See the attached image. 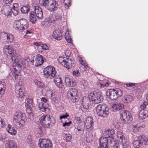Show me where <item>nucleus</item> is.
<instances>
[{
    "instance_id": "c03bdc74",
    "label": "nucleus",
    "mask_w": 148,
    "mask_h": 148,
    "mask_svg": "<svg viewBox=\"0 0 148 148\" xmlns=\"http://www.w3.org/2000/svg\"><path fill=\"white\" fill-rule=\"evenodd\" d=\"M25 106L26 108V112L28 114H31L32 113V110L31 106V105L28 104H25Z\"/></svg>"
},
{
    "instance_id": "39448f33",
    "label": "nucleus",
    "mask_w": 148,
    "mask_h": 148,
    "mask_svg": "<svg viewBox=\"0 0 148 148\" xmlns=\"http://www.w3.org/2000/svg\"><path fill=\"white\" fill-rule=\"evenodd\" d=\"M44 77L47 79H52L56 75V71L55 68L51 66H49L43 70Z\"/></svg>"
},
{
    "instance_id": "f03ea898",
    "label": "nucleus",
    "mask_w": 148,
    "mask_h": 148,
    "mask_svg": "<svg viewBox=\"0 0 148 148\" xmlns=\"http://www.w3.org/2000/svg\"><path fill=\"white\" fill-rule=\"evenodd\" d=\"M39 122L40 125L45 128L52 127L54 125L56 121L53 118H51L50 115H45L40 117Z\"/></svg>"
},
{
    "instance_id": "37998d69",
    "label": "nucleus",
    "mask_w": 148,
    "mask_h": 148,
    "mask_svg": "<svg viewBox=\"0 0 148 148\" xmlns=\"http://www.w3.org/2000/svg\"><path fill=\"white\" fill-rule=\"evenodd\" d=\"M65 37L66 40L68 43H72V40L68 32L66 33Z\"/></svg>"
},
{
    "instance_id": "4d7b16f0",
    "label": "nucleus",
    "mask_w": 148,
    "mask_h": 148,
    "mask_svg": "<svg viewBox=\"0 0 148 148\" xmlns=\"http://www.w3.org/2000/svg\"><path fill=\"white\" fill-rule=\"evenodd\" d=\"M71 0H64V3L65 5L67 7H69L70 5Z\"/></svg>"
},
{
    "instance_id": "bb28decb",
    "label": "nucleus",
    "mask_w": 148,
    "mask_h": 148,
    "mask_svg": "<svg viewBox=\"0 0 148 148\" xmlns=\"http://www.w3.org/2000/svg\"><path fill=\"white\" fill-rule=\"evenodd\" d=\"M93 124L92 119L91 117H88L85 123V126L87 129L91 128Z\"/></svg>"
},
{
    "instance_id": "1a4fd4ad",
    "label": "nucleus",
    "mask_w": 148,
    "mask_h": 148,
    "mask_svg": "<svg viewBox=\"0 0 148 148\" xmlns=\"http://www.w3.org/2000/svg\"><path fill=\"white\" fill-rule=\"evenodd\" d=\"M88 97L90 100L96 103L102 102L103 99V96L100 92L90 93Z\"/></svg>"
},
{
    "instance_id": "e2e57ef3",
    "label": "nucleus",
    "mask_w": 148,
    "mask_h": 148,
    "mask_svg": "<svg viewBox=\"0 0 148 148\" xmlns=\"http://www.w3.org/2000/svg\"><path fill=\"white\" fill-rule=\"evenodd\" d=\"M108 144H109V143H111V142L114 143V138L112 137H109L108 138Z\"/></svg>"
},
{
    "instance_id": "4be33fe9",
    "label": "nucleus",
    "mask_w": 148,
    "mask_h": 148,
    "mask_svg": "<svg viewBox=\"0 0 148 148\" xmlns=\"http://www.w3.org/2000/svg\"><path fill=\"white\" fill-rule=\"evenodd\" d=\"M65 80L66 85L69 87H74L76 85L75 81L69 77H66Z\"/></svg>"
},
{
    "instance_id": "7ed1b4c3",
    "label": "nucleus",
    "mask_w": 148,
    "mask_h": 148,
    "mask_svg": "<svg viewBox=\"0 0 148 148\" xmlns=\"http://www.w3.org/2000/svg\"><path fill=\"white\" fill-rule=\"evenodd\" d=\"M58 61L60 64L68 69L74 68L75 66V62L72 61L71 58L61 57L59 58Z\"/></svg>"
},
{
    "instance_id": "4468645a",
    "label": "nucleus",
    "mask_w": 148,
    "mask_h": 148,
    "mask_svg": "<svg viewBox=\"0 0 148 148\" xmlns=\"http://www.w3.org/2000/svg\"><path fill=\"white\" fill-rule=\"evenodd\" d=\"M17 57L16 58L15 60H12L13 63V69L15 72H18L21 69V66L20 64L22 63L21 62L22 61L21 60L22 57L20 56V57H18L19 58Z\"/></svg>"
},
{
    "instance_id": "412c9836",
    "label": "nucleus",
    "mask_w": 148,
    "mask_h": 148,
    "mask_svg": "<svg viewBox=\"0 0 148 148\" xmlns=\"http://www.w3.org/2000/svg\"><path fill=\"white\" fill-rule=\"evenodd\" d=\"M58 6V1H55L48 4L47 8L49 11H53L57 9Z\"/></svg>"
},
{
    "instance_id": "2f4dec72",
    "label": "nucleus",
    "mask_w": 148,
    "mask_h": 148,
    "mask_svg": "<svg viewBox=\"0 0 148 148\" xmlns=\"http://www.w3.org/2000/svg\"><path fill=\"white\" fill-rule=\"evenodd\" d=\"M33 44L37 46H40L42 49L45 50L48 49V47L46 45L42 44L41 42H33Z\"/></svg>"
},
{
    "instance_id": "473e14b6",
    "label": "nucleus",
    "mask_w": 148,
    "mask_h": 148,
    "mask_svg": "<svg viewBox=\"0 0 148 148\" xmlns=\"http://www.w3.org/2000/svg\"><path fill=\"white\" fill-rule=\"evenodd\" d=\"M30 7L28 5H23L21 8L22 13L23 14L27 13L29 11Z\"/></svg>"
},
{
    "instance_id": "de8ad7c7",
    "label": "nucleus",
    "mask_w": 148,
    "mask_h": 148,
    "mask_svg": "<svg viewBox=\"0 0 148 148\" xmlns=\"http://www.w3.org/2000/svg\"><path fill=\"white\" fill-rule=\"evenodd\" d=\"M6 38L7 42H12L14 40L13 35L10 34H8Z\"/></svg>"
},
{
    "instance_id": "864d4df0",
    "label": "nucleus",
    "mask_w": 148,
    "mask_h": 148,
    "mask_svg": "<svg viewBox=\"0 0 148 148\" xmlns=\"http://www.w3.org/2000/svg\"><path fill=\"white\" fill-rule=\"evenodd\" d=\"M19 10L18 8H16V9L12 8V13L14 16L17 15L18 13Z\"/></svg>"
},
{
    "instance_id": "2eb2a0df",
    "label": "nucleus",
    "mask_w": 148,
    "mask_h": 148,
    "mask_svg": "<svg viewBox=\"0 0 148 148\" xmlns=\"http://www.w3.org/2000/svg\"><path fill=\"white\" fill-rule=\"evenodd\" d=\"M56 20L53 14L50 15L45 19V21L42 25L45 27L50 26L55 23Z\"/></svg>"
},
{
    "instance_id": "393cba45",
    "label": "nucleus",
    "mask_w": 148,
    "mask_h": 148,
    "mask_svg": "<svg viewBox=\"0 0 148 148\" xmlns=\"http://www.w3.org/2000/svg\"><path fill=\"white\" fill-rule=\"evenodd\" d=\"M54 82L56 86L59 88H61L62 86V81L61 78L57 75H56L54 79Z\"/></svg>"
},
{
    "instance_id": "58836bf2",
    "label": "nucleus",
    "mask_w": 148,
    "mask_h": 148,
    "mask_svg": "<svg viewBox=\"0 0 148 148\" xmlns=\"http://www.w3.org/2000/svg\"><path fill=\"white\" fill-rule=\"evenodd\" d=\"M38 108L41 111L45 112L46 111V110L47 109L46 107L44 105L43 103L42 102L38 104Z\"/></svg>"
},
{
    "instance_id": "a878e982",
    "label": "nucleus",
    "mask_w": 148,
    "mask_h": 148,
    "mask_svg": "<svg viewBox=\"0 0 148 148\" xmlns=\"http://www.w3.org/2000/svg\"><path fill=\"white\" fill-rule=\"evenodd\" d=\"M6 130L9 133L12 135H15L17 133L16 131L15 130L13 127L10 125L8 124Z\"/></svg>"
},
{
    "instance_id": "052dcab7",
    "label": "nucleus",
    "mask_w": 148,
    "mask_h": 148,
    "mask_svg": "<svg viewBox=\"0 0 148 148\" xmlns=\"http://www.w3.org/2000/svg\"><path fill=\"white\" fill-rule=\"evenodd\" d=\"M110 83L108 82H107L105 84H102L100 83V87L101 88H104L105 87H107L109 86Z\"/></svg>"
},
{
    "instance_id": "e433bc0d",
    "label": "nucleus",
    "mask_w": 148,
    "mask_h": 148,
    "mask_svg": "<svg viewBox=\"0 0 148 148\" xmlns=\"http://www.w3.org/2000/svg\"><path fill=\"white\" fill-rule=\"evenodd\" d=\"M142 143L141 141L139 138V136L138 137V140H136L134 141L133 143V145L134 147L136 148H138L141 145Z\"/></svg>"
},
{
    "instance_id": "423d86ee",
    "label": "nucleus",
    "mask_w": 148,
    "mask_h": 148,
    "mask_svg": "<svg viewBox=\"0 0 148 148\" xmlns=\"http://www.w3.org/2000/svg\"><path fill=\"white\" fill-rule=\"evenodd\" d=\"M122 92L119 89H110L108 90L106 92V95L112 100H115L119 97H121L122 95Z\"/></svg>"
},
{
    "instance_id": "c9c22d12",
    "label": "nucleus",
    "mask_w": 148,
    "mask_h": 148,
    "mask_svg": "<svg viewBox=\"0 0 148 148\" xmlns=\"http://www.w3.org/2000/svg\"><path fill=\"white\" fill-rule=\"evenodd\" d=\"M114 134V130H107L105 132L104 134L107 138L109 137H111V136H112Z\"/></svg>"
},
{
    "instance_id": "20e7f679",
    "label": "nucleus",
    "mask_w": 148,
    "mask_h": 148,
    "mask_svg": "<svg viewBox=\"0 0 148 148\" xmlns=\"http://www.w3.org/2000/svg\"><path fill=\"white\" fill-rule=\"evenodd\" d=\"M108 108L106 105L101 104L96 107V110L98 115L101 117H106L109 114Z\"/></svg>"
},
{
    "instance_id": "0e129e2a",
    "label": "nucleus",
    "mask_w": 148,
    "mask_h": 148,
    "mask_svg": "<svg viewBox=\"0 0 148 148\" xmlns=\"http://www.w3.org/2000/svg\"><path fill=\"white\" fill-rule=\"evenodd\" d=\"M76 133L77 134L79 135H82L84 132V130H80L79 131L76 130Z\"/></svg>"
},
{
    "instance_id": "69168bd1",
    "label": "nucleus",
    "mask_w": 148,
    "mask_h": 148,
    "mask_svg": "<svg viewBox=\"0 0 148 148\" xmlns=\"http://www.w3.org/2000/svg\"><path fill=\"white\" fill-rule=\"evenodd\" d=\"M5 124V122L0 117V128L3 127Z\"/></svg>"
},
{
    "instance_id": "680f3d73",
    "label": "nucleus",
    "mask_w": 148,
    "mask_h": 148,
    "mask_svg": "<svg viewBox=\"0 0 148 148\" xmlns=\"http://www.w3.org/2000/svg\"><path fill=\"white\" fill-rule=\"evenodd\" d=\"M108 144V142H106V143H103V144H100V147L102 148H108L107 145Z\"/></svg>"
},
{
    "instance_id": "338daca9",
    "label": "nucleus",
    "mask_w": 148,
    "mask_h": 148,
    "mask_svg": "<svg viewBox=\"0 0 148 148\" xmlns=\"http://www.w3.org/2000/svg\"><path fill=\"white\" fill-rule=\"evenodd\" d=\"M136 84L135 83H129L126 84V85L127 87H130L132 86H134Z\"/></svg>"
},
{
    "instance_id": "5701e85b",
    "label": "nucleus",
    "mask_w": 148,
    "mask_h": 148,
    "mask_svg": "<svg viewBox=\"0 0 148 148\" xmlns=\"http://www.w3.org/2000/svg\"><path fill=\"white\" fill-rule=\"evenodd\" d=\"M23 90L20 88L19 86H16L15 88V92L16 95L18 97H22L24 95Z\"/></svg>"
},
{
    "instance_id": "6ab92c4d",
    "label": "nucleus",
    "mask_w": 148,
    "mask_h": 148,
    "mask_svg": "<svg viewBox=\"0 0 148 148\" xmlns=\"http://www.w3.org/2000/svg\"><path fill=\"white\" fill-rule=\"evenodd\" d=\"M34 12L38 18L41 19L43 16V13L41 9L38 6H34Z\"/></svg>"
},
{
    "instance_id": "dca6fc26",
    "label": "nucleus",
    "mask_w": 148,
    "mask_h": 148,
    "mask_svg": "<svg viewBox=\"0 0 148 148\" xmlns=\"http://www.w3.org/2000/svg\"><path fill=\"white\" fill-rule=\"evenodd\" d=\"M36 66H38L42 65L44 62L46 61L45 58L42 55L38 54L36 55L35 58Z\"/></svg>"
},
{
    "instance_id": "0eeeda50",
    "label": "nucleus",
    "mask_w": 148,
    "mask_h": 148,
    "mask_svg": "<svg viewBox=\"0 0 148 148\" xmlns=\"http://www.w3.org/2000/svg\"><path fill=\"white\" fill-rule=\"evenodd\" d=\"M14 26L15 28L20 32H22L25 29H27L29 27L27 21L24 18L16 21Z\"/></svg>"
},
{
    "instance_id": "79ce46f5",
    "label": "nucleus",
    "mask_w": 148,
    "mask_h": 148,
    "mask_svg": "<svg viewBox=\"0 0 148 148\" xmlns=\"http://www.w3.org/2000/svg\"><path fill=\"white\" fill-rule=\"evenodd\" d=\"M119 141L122 143L123 145V148L126 147L128 144L127 140L125 138V137H124V138H122V139L120 140Z\"/></svg>"
},
{
    "instance_id": "f8f14e48",
    "label": "nucleus",
    "mask_w": 148,
    "mask_h": 148,
    "mask_svg": "<svg viewBox=\"0 0 148 148\" xmlns=\"http://www.w3.org/2000/svg\"><path fill=\"white\" fill-rule=\"evenodd\" d=\"M38 145L40 148H52V142L49 140L46 139H40L38 141Z\"/></svg>"
},
{
    "instance_id": "6e6d98bb",
    "label": "nucleus",
    "mask_w": 148,
    "mask_h": 148,
    "mask_svg": "<svg viewBox=\"0 0 148 148\" xmlns=\"http://www.w3.org/2000/svg\"><path fill=\"white\" fill-rule=\"evenodd\" d=\"M26 104L28 103H29L28 104L31 105L32 102V97H28V98H26Z\"/></svg>"
},
{
    "instance_id": "9d476101",
    "label": "nucleus",
    "mask_w": 148,
    "mask_h": 148,
    "mask_svg": "<svg viewBox=\"0 0 148 148\" xmlns=\"http://www.w3.org/2000/svg\"><path fill=\"white\" fill-rule=\"evenodd\" d=\"M77 90L74 88H71L68 90L67 96L70 101L73 102L78 101L79 97L77 95Z\"/></svg>"
},
{
    "instance_id": "13d9d810",
    "label": "nucleus",
    "mask_w": 148,
    "mask_h": 148,
    "mask_svg": "<svg viewBox=\"0 0 148 148\" xmlns=\"http://www.w3.org/2000/svg\"><path fill=\"white\" fill-rule=\"evenodd\" d=\"M73 75L77 77H79L80 75V73L78 70H75L73 71Z\"/></svg>"
},
{
    "instance_id": "f704fd0d",
    "label": "nucleus",
    "mask_w": 148,
    "mask_h": 148,
    "mask_svg": "<svg viewBox=\"0 0 148 148\" xmlns=\"http://www.w3.org/2000/svg\"><path fill=\"white\" fill-rule=\"evenodd\" d=\"M79 60L81 64L84 67V70L85 71L86 70H88V66L86 62V61L85 60H83L82 58L81 57L79 58Z\"/></svg>"
},
{
    "instance_id": "bf43d9fd",
    "label": "nucleus",
    "mask_w": 148,
    "mask_h": 148,
    "mask_svg": "<svg viewBox=\"0 0 148 148\" xmlns=\"http://www.w3.org/2000/svg\"><path fill=\"white\" fill-rule=\"evenodd\" d=\"M84 130V127L83 126V124L82 123H79V124L78 126L77 127V128H76V130L77 131H79L80 130Z\"/></svg>"
},
{
    "instance_id": "a211bd4d",
    "label": "nucleus",
    "mask_w": 148,
    "mask_h": 148,
    "mask_svg": "<svg viewBox=\"0 0 148 148\" xmlns=\"http://www.w3.org/2000/svg\"><path fill=\"white\" fill-rule=\"evenodd\" d=\"M124 105L119 102H115L112 105L111 107V109L113 111L115 112L119 111L123 109Z\"/></svg>"
},
{
    "instance_id": "774afa93",
    "label": "nucleus",
    "mask_w": 148,
    "mask_h": 148,
    "mask_svg": "<svg viewBox=\"0 0 148 148\" xmlns=\"http://www.w3.org/2000/svg\"><path fill=\"white\" fill-rule=\"evenodd\" d=\"M15 76L14 79H15L16 80H18L20 79L21 76L20 75L15 73Z\"/></svg>"
},
{
    "instance_id": "4c0bfd02",
    "label": "nucleus",
    "mask_w": 148,
    "mask_h": 148,
    "mask_svg": "<svg viewBox=\"0 0 148 148\" xmlns=\"http://www.w3.org/2000/svg\"><path fill=\"white\" fill-rule=\"evenodd\" d=\"M132 97L130 95H126L123 99V101L125 102L129 103L132 100Z\"/></svg>"
},
{
    "instance_id": "c756f323",
    "label": "nucleus",
    "mask_w": 148,
    "mask_h": 148,
    "mask_svg": "<svg viewBox=\"0 0 148 148\" xmlns=\"http://www.w3.org/2000/svg\"><path fill=\"white\" fill-rule=\"evenodd\" d=\"M36 16L34 11H32L29 13L30 21L33 24L36 21Z\"/></svg>"
},
{
    "instance_id": "9b49d317",
    "label": "nucleus",
    "mask_w": 148,
    "mask_h": 148,
    "mask_svg": "<svg viewBox=\"0 0 148 148\" xmlns=\"http://www.w3.org/2000/svg\"><path fill=\"white\" fill-rule=\"evenodd\" d=\"M122 111V121L125 123H130L132 119L131 114L128 111L123 110Z\"/></svg>"
},
{
    "instance_id": "3c124183",
    "label": "nucleus",
    "mask_w": 148,
    "mask_h": 148,
    "mask_svg": "<svg viewBox=\"0 0 148 148\" xmlns=\"http://www.w3.org/2000/svg\"><path fill=\"white\" fill-rule=\"evenodd\" d=\"M35 84L37 86L40 88L43 87L44 86L43 84L40 81L36 80L35 81Z\"/></svg>"
},
{
    "instance_id": "72a5a7b5",
    "label": "nucleus",
    "mask_w": 148,
    "mask_h": 148,
    "mask_svg": "<svg viewBox=\"0 0 148 148\" xmlns=\"http://www.w3.org/2000/svg\"><path fill=\"white\" fill-rule=\"evenodd\" d=\"M139 138L142 144L148 145V137L141 136H139Z\"/></svg>"
},
{
    "instance_id": "a19ab883",
    "label": "nucleus",
    "mask_w": 148,
    "mask_h": 148,
    "mask_svg": "<svg viewBox=\"0 0 148 148\" xmlns=\"http://www.w3.org/2000/svg\"><path fill=\"white\" fill-rule=\"evenodd\" d=\"M39 2L41 5L45 6L46 8L49 3L48 0H39Z\"/></svg>"
},
{
    "instance_id": "09e8293b",
    "label": "nucleus",
    "mask_w": 148,
    "mask_h": 148,
    "mask_svg": "<svg viewBox=\"0 0 148 148\" xmlns=\"http://www.w3.org/2000/svg\"><path fill=\"white\" fill-rule=\"evenodd\" d=\"M99 141L100 144H103V143H105L108 142V138L101 137L99 139Z\"/></svg>"
},
{
    "instance_id": "ddd939ff",
    "label": "nucleus",
    "mask_w": 148,
    "mask_h": 148,
    "mask_svg": "<svg viewBox=\"0 0 148 148\" xmlns=\"http://www.w3.org/2000/svg\"><path fill=\"white\" fill-rule=\"evenodd\" d=\"M17 57L16 58L15 60H12L13 63V69L15 72H18L21 69V66L20 64L22 63L21 62L22 61L21 60L22 57L20 56V57H18L19 58Z\"/></svg>"
},
{
    "instance_id": "8fccbe9b",
    "label": "nucleus",
    "mask_w": 148,
    "mask_h": 148,
    "mask_svg": "<svg viewBox=\"0 0 148 148\" xmlns=\"http://www.w3.org/2000/svg\"><path fill=\"white\" fill-rule=\"evenodd\" d=\"M15 75V72L11 71L9 73L8 77L10 80H13L14 79Z\"/></svg>"
},
{
    "instance_id": "f257e3e1",
    "label": "nucleus",
    "mask_w": 148,
    "mask_h": 148,
    "mask_svg": "<svg viewBox=\"0 0 148 148\" xmlns=\"http://www.w3.org/2000/svg\"><path fill=\"white\" fill-rule=\"evenodd\" d=\"M27 119L25 114L20 111L16 112L13 116V121L17 129H22L25 125Z\"/></svg>"
},
{
    "instance_id": "a18cd8bd",
    "label": "nucleus",
    "mask_w": 148,
    "mask_h": 148,
    "mask_svg": "<svg viewBox=\"0 0 148 148\" xmlns=\"http://www.w3.org/2000/svg\"><path fill=\"white\" fill-rule=\"evenodd\" d=\"M53 15L56 21L57 20L61 19L62 18V15L60 13H55Z\"/></svg>"
},
{
    "instance_id": "c85d7f7f",
    "label": "nucleus",
    "mask_w": 148,
    "mask_h": 148,
    "mask_svg": "<svg viewBox=\"0 0 148 148\" xmlns=\"http://www.w3.org/2000/svg\"><path fill=\"white\" fill-rule=\"evenodd\" d=\"M6 88L5 84L0 82V98L2 97L4 93V90Z\"/></svg>"
},
{
    "instance_id": "49530a36",
    "label": "nucleus",
    "mask_w": 148,
    "mask_h": 148,
    "mask_svg": "<svg viewBox=\"0 0 148 148\" xmlns=\"http://www.w3.org/2000/svg\"><path fill=\"white\" fill-rule=\"evenodd\" d=\"M109 145L113 148H120L119 144L116 143V141L114 140V143L111 142L109 143Z\"/></svg>"
},
{
    "instance_id": "603ef678",
    "label": "nucleus",
    "mask_w": 148,
    "mask_h": 148,
    "mask_svg": "<svg viewBox=\"0 0 148 148\" xmlns=\"http://www.w3.org/2000/svg\"><path fill=\"white\" fill-rule=\"evenodd\" d=\"M26 140L29 144H32L33 142L32 136L31 135L27 136Z\"/></svg>"
},
{
    "instance_id": "f3484780",
    "label": "nucleus",
    "mask_w": 148,
    "mask_h": 148,
    "mask_svg": "<svg viewBox=\"0 0 148 148\" xmlns=\"http://www.w3.org/2000/svg\"><path fill=\"white\" fill-rule=\"evenodd\" d=\"M12 7L9 5H3L1 9V11L3 14L5 16L10 15L12 14Z\"/></svg>"
},
{
    "instance_id": "5fc2aeb1",
    "label": "nucleus",
    "mask_w": 148,
    "mask_h": 148,
    "mask_svg": "<svg viewBox=\"0 0 148 148\" xmlns=\"http://www.w3.org/2000/svg\"><path fill=\"white\" fill-rule=\"evenodd\" d=\"M23 62L25 65L28 66L30 63V59L28 57H27L25 58V59H23Z\"/></svg>"
},
{
    "instance_id": "aec40b11",
    "label": "nucleus",
    "mask_w": 148,
    "mask_h": 148,
    "mask_svg": "<svg viewBox=\"0 0 148 148\" xmlns=\"http://www.w3.org/2000/svg\"><path fill=\"white\" fill-rule=\"evenodd\" d=\"M53 36L55 39L60 40L63 36L62 32L59 29L55 30L53 34Z\"/></svg>"
},
{
    "instance_id": "6e6552de",
    "label": "nucleus",
    "mask_w": 148,
    "mask_h": 148,
    "mask_svg": "<svg viewBox=\"0 0 148 148\" xmlns=\"http://www.w3.org/2000/svg\"><path fill=\"white\" fill-rule=\"evenodd\" d=\"M3 51L5 54L8 53L10 56V57L12 60H15L17 57L19 58V57H20V56L16 54V51L14 49V48L12 46L9 45H6L3 48Z\"/></svg>"
},
{
    "instance_id": "cd10ccee",
    "label": "nucleus",
    "mask_w": 148,
    "mask_h": 148,
    "mask_svg": "<svg viewBox=\"0 0 148 148\" xmlns=\"http://www.w3.org/2000/svg\"><path fill=\"white\" fill-rule=\"evenodd\" d=\"M90 100L89 98H85L83 99L82 102L83 104V106L84 108L86 109H88L89 108V106L90 105Z\"/></svg>"
},
{
    "instance_id": "ea45409f",
    "label": "nucleus",
    "mask_w": 148,
    "mask_h": 148,
    "mask_svg": "<svg viewBox=\"0 0 148 148\" xmlns=\"http://www.w3.org/2000/svg\"><path fill=\"white\" fill-rule=\"evenodd\" d=\"M116 136L117 140L119 141L122 139V138H124V137L123 133L120 131H117Z\"/></svg>"
},
{
    "instance_id": "7c9ffc66",
    "label": "nucleus",
    "mask_w": 148,
    "mask_h": 148,
    "mask_svg": "<svg viewBox=\"0 0 148 148\" xmlns=\"http://www.w3.org/2000/svg\"><path fill=\"white\" fill-rule=\"evenodd\" d=\"M8 148H16V143L12 140H9L6 143Z\"/></svg>"
},
{
    "instance_id": "b1692460",
    "label": "nucleus",
    "mask_w": 148,
    "mask_h": 148,
    "mask_svg": "<svg viewBox=\"0 0 148 148\" xmlns=\"http://www.w3.org/2000/svg\"><path fill=\"white\" fill-rule=\"evenodd\" d=\"M148 112L147 110H141L138 114V117L140 119H143L147 118L148 116Z\"/></svg>"
}]
</instances>
